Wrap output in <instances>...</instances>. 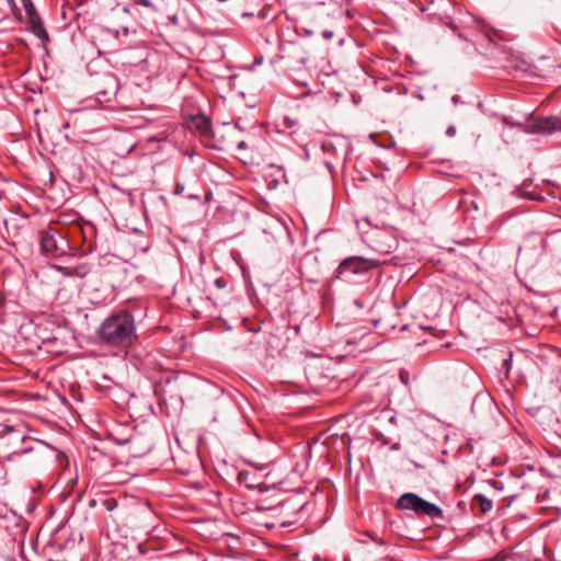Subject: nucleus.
<instances>
[{
  "instance_id": "nucleus-17",
  "label": "nucleus",
  "mask_w": 561,
  "mask_h": 561,
  "mask_svg": "<svg viewBox=\"0 0 561 561\" xmlns=\"http://www.w3.org/2000/svg\"><path fill=\"white\" fill-rule=\"evenodd\" d=\"M371 539L377 542L378 545H386V541L382 538H373Z\"/></svg>"
},
{
  "instance_id": "nucleus-3",
  "label": "nucleus",
  "mask_w": 561,
  "mask_h": 561,
  "mask_svg": "<svg viewBox=\"0 0 561 561\" xmlns=\"http://www.w3.org/2000/svg\"><path fill=\"white\" fill-rule=\"evenodd\" d=\"M502 122L506 126L518 127L530 134H551L561 127V121L557 116L531 118L525 124L512 122L508 117H503Z\"/></svg>"
},
{
  "instance_id": "nucleus-16",
  "label": "nucleus",
  "mask_w": 561,
  "mask_h": 561,
  "mask_svg": "<svg viewBox=\"0 0 561 561\" xmlns=\"http://www.w3.org/2000/svg\"><path fill=\"white\" fill-rule=\"evenodd\" d=\"M138 3L144 7H151L150 0H139Z\"/></svg>"
},
{
  "instance_id": "nucleus-13",
  "label": "nucleus",
  "mask_w": 561,
  "mask_h": 561,
  "mask_svg": "<svg viewBox=\"0 0 561 561\" xmlns=\"http://www.w3.org/2000/svg\"><path fill=\"white\" fill-rule=\"evenodd\" d=\"M24 9H25L27 18L37 13L34 4L30 0H27L24 3Z\"/></svg>"
},
{
  "instance_id": "nucleus-10",
  "label": "nucleus",
  "mask_w": 561,
  "mask_h": 561,
  "mask_svg": "<svg viewBox=\"0 0 561 561\" xmlns=\"http://www.w3.org/2000/svg\"><path fill=\"white\" fill-rule=\"evenodd\" d=\"M471 506L473 510H479L481 513L486 514L492 510L493 503L484 495L477 494L472 497Z\"/></svg>"
},
{
  "instance_id": "nucleus-7",
  "label": "nucleus",
  "mask_w": 561,
  "mask_h": 561,
  "mask_svg": "<svg viewBox=\"0 0 561 561\" xmlns=\"http://www.w3.org/2000/svg\"><path fill=\"white\" fill-rule=\"evenodd\" d=\"M187 127L198 133L202 137H209L211 134L210 123L205 115H196L187 122Z\"/></svg>"
},
{
  "instance_id": "nucleus-5",
  "label": "nucleus",
  "mask_w": 561,
  "mask_h": 561,
  "mask_svg": "<svg viewBox=\"0 0 561 561\" xmlns=\"http://www.w3.org/2000/svg\"><path fill=\"white\" fill-rule=\"evenodd\" d=\"M376 267V263L359 256L347 257L339 265L336 270V278L343 279L351 274L365 273Z\"/></svg>"
},
{
  "instance_id": "nucleus-2",
  "label": "nucleus",
  "mask_w": 561,
  "mask_h": 561,
  "mask_svg": "<svg viewBox=\"0 0 561 561\" xmlns=\"http://www.w3.org/2000/svg\"><path fill=\"white\" fill-rule=\"evenodd\" d=\"M396 508L401 511H411L417 516H428L431 518H438L443 516V511L435 504L427 502L415 493L402 494L397 503Z\"/></svg>"
},
{
  "instance_id": "nucleus-19",
  "label": "nucleus",
  "mask_w": 561,
  "mask_h": 561,
  "mask_svg": "<svg viewBox=\"0 0 561 561\" xmlns=\"http://www.w3.org/2000/svg\"><path fill=\"white\" fill-rule=\"evenodd\" d=\"M3 304H4V296H3V294L0 291V309L3 307Z\"/></svg>"
},
{
  "instance_id": "nucleus-20",
  "label": "nucleus",
  "mask_w": 561,
  "mask_h": 561,
  "mask_svg": "<svg viewBox=\"0 0 561 561\" xmlns=\"http://www.w3.org/2000/svg\"><path fill=\"white\" fill-rule=\"evenodd\" d=\"M160 387H161V386H160L159 383H156V385H154V392H156V394H159V392H160Z\"/></svg>"
},
{
  "instance_id": "nucleus-22",
  "label": "nucleus",
  "mask_w": 561,
  "mask_h": 561,
  "mask_svg": "<svg viewBox=\"0 0 561 561\" xmlns=\"http://www.w3.org/2000/svg\"><path fill=\"white\" fill-rule=\"evenodd\" d=\"M343 139H339V146H342Z\"/></svg>"
},
{
  "instance_id": "nucleus-8",
  "label": "nucleus",
  "mask_w": 561,
  "mask_h": 561,
  "mask_svg": "<svg viewBox=\"0 0 561 561\" xmlns=\"http://www.w3.org/2000/svg\"><path fill=\"white\" fill-rule=\"evenodd\" d=\"M27 24L31 28V31L42 41L46 42L49 39L47 32L45 31V27L43 25V22L39 18V15L33 14L27 18Z\"/></svg>"
},
{
  "instance_id": "nucleus-9",
  "label": "nucleus",
  "mask_w": 561,
  "mask_h": 561,
  "mask_svg": "<svg viewBox=\"0 0 561 561\" xmlns=\"http://www.w3.org/2000/svg\"><path fill=\"white\" fill-rule=\"evenodd\" d=\"M53 267L55 270H57L61 275L67 276V277L83 278L89 272V268L87 265H78V266H73V267L53 265Z\"/></svg>"
},
{
  "instance_id": "nucleus-15",
  "label": "nucleus",
  "mask_w": 561,
  "mask_h": 561,
  "mask_svg": "<svg viewBox=\"0 0 561 561\" xmlns=\"http://www.w3.org/2000/svg\"><path fill=\"white\" fill-rule=\"evenodd\" d=\"M215 283H216V286L219 288H222L225 286V282L222 278H217Z\"/></svg>"
},
{
  "instance_id": "nucleus-18",
  "label": "nucleus",
  "mask_w": 561,
  "mask_h": 561,
  "mask_svg": "<svg viewBox=\"0 0 561 561\" xmlns=\"http://www.w3.org/2000/svg\"><path fill=\"white\" fill-rule=\"evenodd\" d=\"M455 133H456V128L453 126L447 129L448 135H455Z\"/></svg>"
},
{
  "instance_id": "nucleus-14",
  "label": "nucleus",
  "mask_w": 561,
  "mask_h": 561,
  "mask_svg": "<svg viewBox=\"0 0 561 561\" xmlns=\"http://www.w3.org/2000/svg\"><path fill=\"white\" fill-rule=\"evenodd\" d=\"M183 192H184V185H183V184H181V183H176V184H175V186H174V191H173V193H174L175 195H180V194H182Z\"/></svg>"
},
{
  "instance_id": "nucleus-11",
  "label": "nucleus",
  "mask_w": 561,
  "mask_h": 561,
  "mask_svg": "<svg viewBox=\"0 0 561 561\" xmlns=\"http://www.w3.org/2000/svg\"><path fill=\"white\" fill-rule=\"evenodd\" d=\"M116 90H117V84L115 82H112L108 90H101L100 89V90H98L96 94L99 96H102V100L108 101L110 96L114 95L116 93ZM99 100L101 101V98H99Z\"/></svg>"
},
{
  "instance_id": "nucleus-21",
  "label": "nucleus",
  "mask_w": 561,
  "mask_h": 561,
  "mask_svg": "<svg viewBox=\"0 0 561 561\" xmlns=\"http://www.w3.org/2000/svg\"><path fill=\"white\" fill-rule=\"evenodd\" d=\"M343 139H339V146H342Z\"/></svg>"
},
{
  "instance_id": "nucleus-12",
  "label": "nucleus",
  "mask_w": 561,
  "mask_h": 561,
  "mask_svg": "<svg viewBox=\"0 0 561 561\" xmlns=\"http://www.w3.org/2000/svg\"><path fill=\"white\" fill-rule=\"evenodd\" d=\"M322 150L332 154H337V146L332 140H325L322 144Z\"/></svg>"
},
{
  "instance_id": "nucleus-6",
  "label": "nucleus",
  "mask_w": 561,
  "mask_h": 561,
  "mask_svg": "<svg viewBox=\"0 0 561 561\" xmlns=\"http://www.w3.org/2000/svg\"><path fill=\"white\" fill-rule=\"evenodd\" d=\"M542 240L538 234H529L524 238L518 247V257H527L534 253H538L541 248Z\"/></svg>"
},
{
  "instance_id": "nucleus-1",
  "label": "nucleus",
  "mask_w": 561,
  "mask_h": 561,
  "mask_svg": "<svg viewBox=\"0 0 561 561\" xmlns=\"http://www.w3.org/2000/svg\"><path fill=\"white\" fill-rule=\"evenodd\" d=\"M98 334L110 346L129 347L137 337L134 317L127 311L113 313L102 322Z\"/></svg>"
},
{
  "instance_id": "nucleus-4",
  "label": "nucleus",
  "mask_w": 561,
  "mask_h": 561,
  "mask_svg": "<svg viewBox=\"0 0 561 561\" xmlns=\"http://www.w3.org/2000/svg\"><path fill=\"white\" fill-rule=\"evenodd\" d=\"M39 242L42 251L54 256L65 255L71 250L62 232L53 227L41 231Z\"/></svg>"
}]
</instances>
